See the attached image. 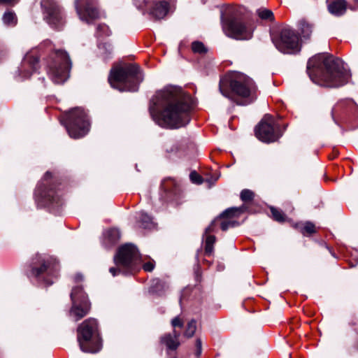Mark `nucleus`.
<instances>
[{"label":"nucleus","mask_w":358,"mask_h":358,"mask_svg":"<svg viewBox=\"0 0 358 358\" xmlns=\"http://www.w3.org/2000/svg\"><path fill=\"white\" fill-rule=\"evenodd\" d=\"M190 96L180 87L169 86L157 91L150 105V113L160 127L178 129L189 122Z\"/></svg>","instance_id":"1"},{"label":"nucleus","mask_w":358,"mask_h":358,"mask_svg":"<svg viewBox=\"0 0 358 358\" xmlns=\"http://www.w3.org/2000/svg\"><path fill=\"white\" fill-rule=\"evenodd\" d=\"M307 71L314 83L328 87L343 86L351 76L341 59L324 54L310 58L307 64Z\"/></svg>","instance_id":"2"},{"label":"nucleus","mask_w":358,"mask_h":358,"mask_svg":"<svg viewBox=\"0 0 358 358\" xmlns=\"http://www.w3.org/2000/svg\"><path fill=\"white\" fill-rule=\"evenodd\" d=\"M220 91L238 105H247L257 97V87L252 78L241 73H232L220 80Z\"/></svg>","instance_id":"3"},{"label":"nucleus","mask_w":358,"mask_h":358,"mask_svg":"<svg viewBox=\"0 0 358 358\" xmlns=\"http://www.w3.org/2000/svg\"><path fill=\"white\" fill-rule=\"evenodd\" d=\"M143 80V73L135 64L114 66L108 76V82L111 87L120 92H136Z\"/></svg>","instance_id":"4"},{"label":"nucleus","mask_w":358,"mask_h":358,"mask_svg":"<svg viewBox=\"0 0 358 358\" xmlns=\"http://www.w3.org/2000/svg\"><path fill=\"white\" fill-rule=\"evenodd\" d=\"M77 340L83 352L96 353L99 351L101 348V339L96 319H86L78 325Z\"/></svg>","instance_id":"5"},{"label":"nucleus","mask_w":358,"mask_h":358,"mask_svg":"<svg viewBox=\"0 0 358 358\" xmlns=\"http://www.w3.org/2000/svg\"><path fill=\"white\" fill-rule=\"evenodd\" d=\"M71 67L68 54L61 50H55L48 62V74L53 83L62 84L68 79Z\"/></svg>","instance_id":"6"},{"label":"nucleus","mask_w":358,"mask_h":358,"mask_svg":"<svg viewBox=\"0 0 358 358\" xmlns=\"http://www.w3.org/2000/svg\"><path fill=\"white\" fill-rule=\"evenodd\" d=\"M90 127V119L83 108H75L68 113L66 128L71 138H80L83 137L88 133Z\"/></svg>","instance_id":"7"},{"label":"nucleus","mask_w":358,"mask_h":358,"mask_svg":"<svg viewBox=\"0 0 358 358\" xmlns=\"http://www.w3.org/2000/svg\"><path fill=\"white\" fill-rule=\"evenodd\" d=\"M222 29L227 36L237 40H248L252 36L251 26L245 22L238 11L223 20Z\"/></svg>","instance_id":"8"},{"label":"nucleus","mask_w":358,"mask_h":358,"mask_svg":"<svg viewBox=\"0 0 358 358\" xmlns=\"http://www.w3.org/2000/svg\"><path fill=\"white\" fill-rule=\"evenodd\" d=\"M59 268L57 260L52 257H40L37 264L31 270V275L45 285L53 283V279L57 276Z\"/></svg>","instance_id":"9"},{"label":"nucleus","mask_w":358,"mask_h":358,"mask_svg":"<svg viewBox=\"0 0 358 358\" xmlns=\"http://www.w3.org/2000/svg\"><path fill=\"white\" fill-rule=\"evenodd\" d=\"M139 256L137 248L132 244H126L118 250L114 257L115 265L124 273H132L141 262H145Z\"/></svg>","instance_id":"10"},{"label":"nucleus","mask_w":358,"mask_h":358,"mask_svg":"<svg viewBox=\"0 0 358 358\" xmlns=\"http://www.w3.org/2000/svg\"><path fill=\"white\" fill-rule=\"evenodd\" d=\"M272 41L276 48L285 54H293L301 50L297 34L292 29L284 27L278 33L273 34Z\"/></svg>","instance_id":"11"},{"label":"nucleus","mask_w":358,"mask_h":358,"mask_svg":"<svg viewBox=\"0 0 358 358\" xmlns=\"http://www.w3.org/2000/svg\"><path fill=\"white\" fill-rule=\"evenodd\" d=\"M72 306L69 310V316L75 321L85 317L90 311L91 304L87 296L82 287L76 286L71 293Z\"/></svg>","instance_id":"12"},{"label":"nucleus","mask_w":358,"mask_h":358,"mask_svg":"<svg viewBox=\"0 0 358 358\" xmlns=\"http://www.w3.org/2000/svg\"><path fill=\"white\" fill-rule=\"evenodd\" d=\"M256 136L262 142L271 143L281 136L280 126L270 115H266L255 129Z\"/></svg>","instance_id":"13"},{"label":"nucleus","mask_w":358,"mask_h":358,"mask_svg":"<svg viewBox=\"0 0 358 358\" xmlns=\"http://www.w3.org/2000/svg\"><path fill=\"white\" fill-rule=\"evenodd\" d=\"M75 6L80 19L92 24L101 17L95 0H76Z\"/></svg>","instance_id":"14"},{"label":"nucleus","mask_w":358,"mask_h":358,"mask_svg":"<svg viewBox=\"0 0 358 358\" xmlns=\"http://www.w3.org/2000/svg\"><path fill=\"white\" fill-rule=\"evenodd\" d=\"M41 5L45 8L44 18L50 25L55 28H59L63 25L64 20L62 10L56 2L43 0Z\"/></svg>","instance_id":"15"},{"label":"nucleus","mask_w":358,"mask_h":358,"mask_svg":"<svg viewBox=\"0 0 358 358\" xmlns=\"http://www.w3.org/2000/svg\"><path fill=\"white\" fill-rule=\"evenodd\" d=\"M216 220H213L211 224L205 229L204 235L206 236L205 239V253L207 255H210L213 252V245L215 243V236L210 235V234L215 231V225Z\"/></svg>","instance_id":"16"},{"label":"nucleus","mask_w":358,"mask_h":358,"mask_svg":"<svg viewBox=\"0 0 358 358\" xmlns=\"http://www.w3.org/2000/svg\"><path fill=\"white\" fill-rule=\"evenodd\" d=\"M169 3L166 1L156 2L151 9L150 14L156 19H163L168 13Z\"/></svg>","instance_id":"17"},{"label":"nucleus","mask_w":358,"mask_h":358,"mask_svg":"<svg viewBox=\"0 0 358 358\" xmlns=\"http://www.w3.org/2000/svg\"><path fill=\"white\" fill-rule=\"evenodd\" d=\"M180 333L173 330V334H166L161 337L162 343L164 344L169 350H176L180 345Z\"/></svg>","instance_id":"18"},{"label":"nucleus","mask_w":358,"mask_h":358,"mask_svg":"<svg viewBox=\"0 0 358 358\" xmlns=\"http://www.w3.org/2000/svg\"><path fill=\"white\" fill-rule=\"evenodd\" d=\"M329 12L335 15H341L346 10V2L344 0H336L329 4Z\"/></svg>","instance_id":"19"},{"label":"nucleus","mask_w":358,"mask_h":358,"mask_svg":"<svg viewBox=\"0 0 358 358\" xmlns=\"http://www.w3.org/2000/svg\"><path fill=\"white\" fill-rule=\"evenodd\" d=\"M139 227L143 229H152L155 227L152 218L148 214L141 212L136 217Z\"/></svg>","instance_id":"20"},{"label":"nucleus","mask_w":358,"mask_h":358,"mask_svg":"<svg viewBox=\"0 0 358 358\" xmlns=\"http://www.w3.org/2000/svg\"><path fill=\"white\" fill-rule=\"evenodd\" d=\"M245 206H242L239 208L234 207V208H227L215 220L217 221V220H218V219H224V218L229 219V218H232L234 217H237L239 215H241V213H243L245 211Z\"/></svg>","instance_id":"21"},{"label":"nucleus","mask_w":358,"mask_h":358,"mask_svg":"<svg viewBox=\"0 0 358 358\" xmlns=\"http://www.w3.org/2000/svg\"><path fill=\"white\" fill-rule=\"evenodd\" d=\"M168 288L167 284L161 280L160 279L156 278L151 281L150 286V292L153 294H161Z\"/></svg>","instance_id":"22"},{"label":"nucleus","mask_w":358,"mask_h":358,"mask_svg":"<svg viewBox=\"0 0 358 358\" xmlns=\"http://www.w3.org/2000/svg\"><path fill=\"white\" fill-rule=\"evenodd\" d=\"M299 30L302 40H309L313 33V25L305 20H301L299 22Z\"/></svg>","instance_id":"23"},{"label":"nucleus","mask_w":358,"mask_h":358,"mask_svg":"<svg viewBox=\"0 0 358 358\" xmlns=\"http://www.w3.org/2000/svg\"><path fill=\"white\" fill-rule=\"evenodd\" d=\"M105 238L110 244H114L119 241L120 238V232L117 229H110L105 232Z\"/></svg>","instance_id":"24"},{"label":"nucleus","mask_w":358,"mask_h":358,"mask_svg":"<svg viewBox=\"0 0 358 358\" xmlns=\"http://www.w3.org/2000/svg\"><path fill=\"white\" fill-rule=\"evenodd\" d=\"M24 60H25L26 66L30 69L31 73L38 69L39 64L37 55H27Z\"/></svg>","instance_id":"25"},{"label":"nucleus","mask_w":358,"mask_h":358,"mask_svg":"<svg viewBox=\"0 0 358 358\" xmlns=\"http://www.w3.org/2000/svg\"><path fill=\"white\" fill-rule=\"evenodd\" d=\"M257 13L262 20H268L271 22L274 20V15L271 10L261 8L257 10Z\"/></svg>","instance_id":"26"},{"label":"nucleus","mask_w":358,"mask_h":358,"mask_svg":"<svg viewBox=\"0 0 358 358\" xmlns=\"http://www.w3.org/2000/svg\"><path fill=\"white\" fill-rule=\"evenodd\" d=\"M192 50L193 52L200 55L206 54L208 51L207 48L200 41H194L192 43Z\"/></svg>","instance_id":"27"},{"label":"nucleus","mask_w":358,"mask_h":358,"mask_svg":"<svg viewBox=\"0 0 358 358\" xmlns=\"http://www.w3.org/2000/svg\"><path fill=\"white\" fill-rule=\"evenodd\" d=\"M196 330V322L192 320L187 323L186 329L184 332V336L187 338H191L194 336Z\"/></svg>","instance_id":"28"},{"label":"nucleus","mask_w":358,"mask_h":358,"mask_svg":"<svg viewBox=\"0 0 358 358\" xmlns=\"http://www.w3.org/2000/svg\"><path fill=\"white\" fill-rule=\"evenodd\" d=\"M3 21L6 24L15 25L17 22V18L15 13L6 12L3 15Z\"/></svg>","instance_id":"29"},{"label":"nucleus","mask_w":358,"mask_h":358,"mask_svg":"<svg viewBox=\"0 0 358 358\" xmlns=\"http://www.w3.org/2000/svg\"><path fill=\"white\" fill-rule=\"evenodd\" d=\"M271 213L273 218L278 222H284L285 220V215L283 212L274 207H271Z\"/></svg>","instance_id":"30"},{"label":"nucleus","mask_w":358,"mask_h":358,"mask_svg":"<svg viewBox=\"0 0 358 358\" xmlns=\"http://www.w3.org/2000/svg\"><path fill=\"white\" fill-rule=\"evenodd\" d=\"M96 33L99 36H110L111 34V31H110L108 26H107L105 24H101L98 25V27L96 28Z\"/></svg>","instance_id":"31"},{"label":"nucleus","mask_w":358,"mask_h":358,"mask_svg":"<svg viewBox=\"0 0 358 358\" xmlns=\"http://www.w3.org/2000/svg\"><path fill=\"white\" fill-rule=\"evenodd\" d=\"M241 199L244 202L250 201L254 198V193L250 189H243L241 192Z\"/></svg>","instance_id":"32"},{"label":"nucleus","mask_w":358,"mask_h":358,"mask_svg":"<svg viewBox=\"0 0 358 358\" xmlns=\"http://www.w3.org/2000/svg\"><path fill=\"white\" fill-rule=\"evenodd\" d=\"M301 231L303 234H312L315 232V225L311 222H306L304 224Z\"/></svg>","instance_id":"33"},{"label":"nucleus","mask_w":358,"mask_h":358,"mask_svg":"<svg viewBox=\"0 0 358 358\" xmlns=\"http://www.w3.org/2000/svg\"><path fill=\"white\" fill-rule=\"evenodd\" d=\"M190 180L192 182L195 184H201L203 182V179L201 176L198 174L196 171H193L189 175Z\"/></svg>","instance_id":"34"},{"label":"nucleus","mask_w":358,"mask_h":358,"mask_svg":"<svg viewBox=\"0 0 358 358\" xmlns=\"http://www.w3.org/2000/svg\"><path fill=\"white\" fill-rule=\"evenodd\" d=\"M236 223V222L231 221L229 220H223V221H222V222L220 224L221 229L223 231H226L229 227H232L235 226Z\"/></svg>","instance_id":"35"},{"label":"nucleus","mask_w":358,"mask_h":358,"mask_svg":"<svg viewBox=\"0 0 358 358\" xmlns=\"http://www.w3.org/2000/svg\"><path fill=\"white\" fill-rule=\"evenodd\" d=\"M155 266V262L153 259H149L148 262H144L143 264V268L145 271H152Z\"/></svg>","instance_id":"36"},{"label":"nucleus","mask_w":358,"mask_h":358,"mask_svg":"<svg viewBox=\"0 0 358 358\" xmlns=\"http://www.w3.org/2000/svg\"><path fill=\"white\" fill-rule=\"evenodd\" d=\"M171 324L174 328L176 327H182L183 322L179 317H176L172 320Z\"/></svg>","instance_id":"37"},{"label":"nucleus","mask_w":358,"mask_h":358,"mask_svg":"<svg viewBox=\"0 0 358 358\" xmlns=\"http://www.w3.org/2000/svg\"><path fill=\"white\" fill-rule=\"evenodd\" d=\"M109 271L110 273L113 275V276H115L117 275L118 273H120V272L124 273V274H127V273H124L122 270V268H119L117 266L116 267H111L110 269H109Z\"/></svg>","instance_id":"38"},{"label":"nucleus","mask_w":358,"mask_h":358,"mask_svg":"<svg viewBox=\"0 0 358 358\" xmlns=\"http://www.w3.org/2000/svg\"><path fill=\"white\" fill-rule=\"evenodd\" d=\"M8 308L10 311H13L15 309L14 301H10L8 303Z\"/></svg>","instance_id":"39"},{"label":"nucleus","mask_w":358,"mask_h":358,"mask_svg":"<svg viewBox=\"0 0 358 358\" xmlns=\"http://www.w3.org/2000/svg\"><path fill=\"white\" fill-rule=\"evenodd\" d=\"M196 349L202 350L201 341L199 338L196 339Z\"/></svg>","instance_id":"40"},{"label":"nucleus","mask_w":358,"mask_h":358,"mask_svg":"<svg viewBox=\"0 0 358 358\" xmlns=\"http://www.w3.org/2000/svg\"><path fill=\"white\" fill-rule=\"evenodd\" d=\"M83 275H80V274H77L76 276H75V280L76 282H79V281H81L83 280Z\"/></svg>","instance_id":"41"},{"label":"nucleus","mask_w":358,"mask_h":358,"mask_svg":"<svg viewBox=\"0 0 358 358\" xmlns=\"http://www.w3.org/2000/svg\"><path fill=\"white\" fill-rule=\"evenodd\" d=\"M50 177H51V173L48 171V172L45 173V174L44 176V180H48Z\"/></svg>","instance_id":"42"},{"label":"nucleus","mask_w":358,"mask_h":358,"mask_svg":"<svg viewBox=\"0 0 358 358\" xmlns=\"http://www.w3.org/2000/svg\"><path fill=\"white\" fill-rule=\"evenodd\" d=\"M41 196H43V197H50V194L49 193L43 192H41Z\"/></svg>","instance_id":"43"},{"label":"nucleus","mask_w":358,"mask_h":358,"mask_svg":"<svg viewBox=\"0 0 358 358\" xmlns=\"http://www.w3.org/2000/svg\"><path fill=\"white\" fill-rule=\"evenodd\" d=\"M201 351H202V350L196 349V356L199 357L201 354Z\"/></svg>","instance_id":"44"},{"label":"nucleus","mask_w":358,"mask_h":358,"mask_svg":"<svg viewBox=\"0 0 358 358\" xmlns=\"http://www.w3.org/2000/svg\"><path fill=\"white\" fill-rule=\"evenodd\" d=\"M30 74H31V73H29V74H27V73H25V72L24 71V78H26V77H29V76H30Z\"/></svg>","instance_id":"45"}]
</instances>
